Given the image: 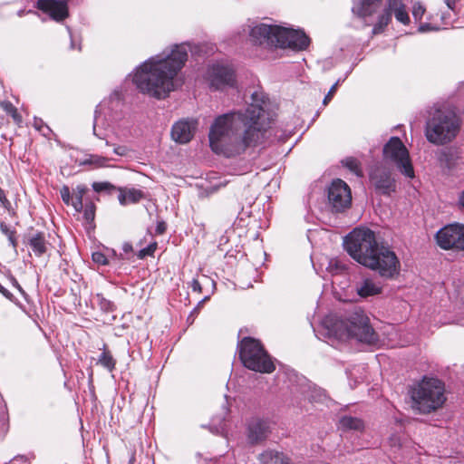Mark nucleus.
Returning <instances> with one entry per match:
<instances>
[{
  "mask_svg": "<svg viewBox=\"0 0 464 464\" xmlns=\"http://www.w3.org/2000/svg\"><path fill=\"white\" fill-rule=\"evenodd\" d=\"M269 109L265 92L255 91L244 112L237 111L218 116L208 134L212 150L231 157L257 145L270 127L273 115Z\"/></svg>",
  "mask_w": 464,
  "mask_h": 464,
  "instance_id": "1",
  "label": "nucleus"
},
{
  "mask_svg": "<svg viewBox=\"0 0 464 464\" xmlns=\"http://www.w3.org/2000/svg\"><path fill=\"white\" fill-rule=\"evenodd\" d=\"M188 51V46L182 44L163 57H151L143 63L132 79L137 89L159 100L167 97L174 90V77L185 64Z\"/></svg>",
  "mask_w": 464,
  "mask_h": 464,
  "instance_id": "2",
  "label": "nucleus"
},
{
  "mask_svg": "<svg viewBox=\"0 0 464 464\" xmlns=\"http://www.w3.org/2000/svg\"><path fill=\"white\" fill-rule=\"evenodd\" d=\"M343 246L355 261L382 277L393 278L399 275L401 263L396 254L389 246L380 244L370 228H354L345 237Z\"/></svg>",
  "mask_w": 464,
  "mask_h": 464,
  "instance_id": "3",
  "label": "nucleus"
},
{
  "mask_svg": "<svg viewBox=\"0 0 464 464\" xmlns=\"http://www.w3.org/2000/svg\"><path fill=\"white\" fill-rule=\"evenodd\" d=\"M322 326L329 338L339 341L354 338L368 344L378 342V334L370 325L369 318L361 308L349 312L344 318L329 314L324 318Z\"/></svg>",
  "mask_w": 464,
  "mask_h": 464,
  "instance_id": "4",
  "label": "nucleus"
},
{
  "mask_svg": "<svg viewBox=\"0 0 464 464\" xmlns=\"http://www.w3.org/2000/svg\"><path fill=\"white\" fill-rule=\"evenodd\" d=\"M461 121L451 111L436 110L428 118L425 137L430 143L443 146L452 142L459 133Z\"/></svg>",
  "mask_w": 464,
  "mask_h": 464,
  "instance_id": "5",
  "label": "nucleus"
},
{
  "mask_svg": "<svg viewBox=\"0 0 464 464\" xmlns=\"http://www.w3.org/2000/svg\"><path fill=\"white\" fill-rule=\"evenodd\" d=\"M444 384L436 378L424 377L411 391L412 408L420 413H430L440 408L446 401Z\"/></svg>",
  "mask_w": 464,
  "mask_h": 464,
  "instance_id": "6",
  "label": "nucleus"
},
{
  "mask_svg": "<svg viewBox=\"0 0 464 464\" xmlns=\"http://www.w3.org/2000/svg\"><path fill=\"white\" fill-rule=\"evenodd\" d=\"M238 346L239 358L245 367L265 373H270L275 371L273 362L258 340L245 337Z\"/></svg>",
  "mask_w": 464,
  "mask_h": 464,
  "instance_id": "7",
  "label": "nucleus"
},
{
  "mask_svg": "<svg viewBox=\"0 0 464 464\" xmlns=\"http://www.w3.org/2000/svg\"><path fill=\"white\" fill-rule=\"evenodd\" d=\"M382 152L384 160L394 163L401 174L410 179L414 177L409 151L400 138L392 137L384 145Z\"/></svg>",
  "mask_w": 464,
  "mask_h": 464,
  "instance_id": "8",
  "label": "nucleus"
},
{
  "mask_svg": "<svg viewBox=\"0 0 464 464\" xmlns=\"http://www.w3.org/2000/svg\"><path fill=\"white\" fill-rule=\"evenodd\" d=\"M438 246L444 250H464V225L452 223L441 227L435 235Z\"/></svg>",
  "mask_w": 464,
  "mask_h": 464,
  "instance_id": "9",
  "label": "nucleus"
},
{
  "mask_svg": "<svg viewBox=\"0 0 464 464\" xmlns=\"http://www.w3.org/2000/svg\"><path fill=\"white\" fill-rule=\"evenodd\" d=\"M329 207L333 212L341 213L351 207L352 194L349 186L342 179L333 180L327 190Z\"/></svg>",
  "mask_w": 464,
  "mask_h": 464,
  "instance_id": "10",
  "label": "nucleus"
},
{
  "mask_svg": "<svg viewBox=\"0 0 464 464\" xmlns=\"http://www.w3.org/2000/svg\"><path fill=\"white\" fill-rule=\"evenodd\" d=\"M249 38L254 44L278 47L280 26L266 23L249 24Z\"/></svg>",
  "mask_w": 464,
  "mask_h": 464,
  "instance_id": "11",
  "label": "nucleus"
},
{
  "mask_svg": "<svg viewBox=\"0 0 464 464\" xmlns=\"http://www.w3.org/2000/svg\"><path fill=\"white\" fill-rule=\"evenodd\" d=\"M205 77L209 88L213 91L233 87L236 82L233 69L219 63L210 65L207 70Z\"/></svg>",
  "mask_w": 464,
  "mask_h": 464,
  "instance_id": "12",
  "label": "nucleus"
},
{
  "mask_svg": "<svg viewBox=\"0 0 464 464\" xmlns=\"http://www.w3.org/2000/svg\"><path fill=\"white\" fill-rule=\"evenodd\" d=\"M278 47L302 51L308 47L309 37L302 31L280 26Z\"/></svg>",
  "mask_w": 464,
  "mask_h": 464,
  "instance_id": "13",
  "label": "nucleus"
},
{
  "mask_svg": "<svg viewBox=\"0 0 464 464\" xmlns=\"http://www.w3.org/2000/svg\"><path fill=\"white\" fill-rule=\"evenodd\" d=\"M35 7L58 23L69 16L68 0H37Z\"/></svg>",
  "mask_w": 464,
  "mask_h": 464,
  "instance_id": "14",
  "label": "nucleus"
},
{
  "mask_svg": "<svg viewBox=\"0 0 464 464\" xmlns=\"http://www.w3.org/2000/svg\"><path fill=\"white\" fill-rule=\"evenodd\" d=\"M370 179L375 189L386 196L395 191L396 183L391 172L383 167H376L370 173Z\"/></svg>",
  "mask_w": 464,
  "mask_h": 464,
  "instance_id": "15",
  "label": "nucleus"
},
{
  "mask_svg": "<svg viewBox=\"0 0 464 464\" xmlns=\"http://www.w3.org/2000/svg\"><path fill=\"white\" fill-rule=\"evenodd\" d=\"M436 155L440 167L448 171L454 169L462 160V153L460 150L456 147H448L440 150Z\"/></svg>",
  "mask_w": 464,
  "mask_h": 464,
  "instance_id": "16",
  "label": "nucleus"
},
{
  "mask_svg": "<svg viewBox=\"0 0 464 464\" xmlns=\"http://www.w3.org/2000/svg\"><path fill=\"white\" fill-rule=\"evenodd\" d=\"M196 127V121H179L172 126L171 137L175 141L179 143H187L193 138Z\"/></svg>",
  "mask_w": 464,
  "mask_h": 464,
  "instance_id": "17",
  "label": "nucleus"
},
{
  "mask_svg": "<svg viewBox=\"0 0 464 464\" xmlns=\"http://www.w3.org/2000/svg\"><path fill=\"white\" fill-rule=\"evenodd\" d=\"M269 434V428L265 420L255 419L248 423L247 438L251 444L265 440Z\"/></svg>",
  "mask_w": 464,
  "mask_h": 464,
  "instance_id": "18",
  "label": "nucleus"
},
{
  "mask_svg": "<svg viewBox=\"0 0 464 464\" xmlns=\"http://www.w3.org/2000/svg\"><path fill=\"white\" fill-rule=\"evenodd\" d=\"M382 285L372 278H363L355 284V291L362 298L374 296L382 293Z\"/></svg>",
  "mask_w": 464,
  "mask_h": 464,
  "instance_id": "19",
  "label": "nucleus"
},
{
  "mask_svg": "<svg viewBox=\"0 0 464 464\" xmlns=\"http://www.w3.org/2000/svg\"><path fill=\"white\" fill-rule=\"evenodd\" d=\"M260 464H291L292 459L283 451L267 449L258 455Z\"/></svg>",
  "mask_w": 464,
  "mask_h": 464,
  "instance_id": "20",
  "label": "nucleus"
},
{
  "mask_svg": "<svg viewBox=\"0 0 464 464\" xmlns=\"http://www.w3.org/2000/svg\"><path fill=\"white\" fill-rule=\"evenodd\" d=\"M381 0H358L352 7V12L358 17H367L372 15Z\"/></svg>",
  "mask_w": 464,
  "mask_h": 464,
  "instance_id": "21",
  "label": "nucleus"
},
{
  "mask_svg": "<svg viewBox=\"0 0 464 464\" xmlns=\"http://www.w3.org/2000/svg\"><path fill=\"white\" fill-rule=\"evenodd\" d=\"M27 243L34 254L38 257L44 255L48 250L49 243L46 241L43 232H37L30 235L28 237Z\"/></svg>",
  "mask_w": 464,
  "mask_h": 464,
  "instance_id": "22",
  "label": "nucleus"
},
{
  "mask_svg": "<svg viewBox=\"0 0 464 464\" xmlns=\"http://www.w3.org/2000/svg\"><path fill=\"white\" fill-rule=\"evenodd\" d=\"M120 194L118 199L121 205L135 204L145 198V194L140 189L137 188H119Z\"/></svg>",
  "mask_w": 464,
  "mask_h": 464,
  "instance_id": "23",
  "label": "nucleus"
},
{
  "mask_svg": "<svg viewBox=\"0 0 464 464\" xmlns=\"http://www.w3.org/2000/svg\"><path fill=\"white\" fill-rule=\"evenodd\" d=\"M388 8L392 14H394L396 20L403 24H409L410 16L401 0H389Z\"/></svg>",
  "mask_w": 464,
  "mask_h": 464,
  "instance_id": "24",
  "label": "nucleus"
},
{
  "mask_svg": "<svg viewBox=\"0 0 464 464\" xmlns=\"http://www.w3.org/2000/svg\"><path fill=\"white\" fill-rule=\"evenodd\" d=\"M88 191V188L85 185H78L72 191V206L76 212H82L83 209V196Z\"/></svg>",
  "mask_w": 464,
  "mask_h": 464,
  "instance_id": "25",
  "label": "nucleus"
},
{
  "mask_svg": "<svg viewBox=\"0 0 464 464\" xmlns=\"http://www.w3.org/2000/svg\"><path fill=\"white\" fill-rule=\"evenodd\" d=\"M340 427L344 430H361L363 429V422L362 420L352 417V416H344L340 420Z\"/></svg>",
  "mask_w": 464,
  "mask_h": 464,
  "instance_id": "26",
  "label": "nucleus"
},
{
  "mask_svg": "<svg viewBox=\"0 0 464 464\" xmlns=\"http://www.w3.org/2000/svg\"><path fill=\"white\" fill-rule=\"evenodd\" d=\"M302 392L304 398L310 402L323 401L325 398V394L322 389L312 387L310 385L304 387Z\"/></svg>",
  "mask_w": 464,
  "mask_h": 464,
  "instance_id": "27",
  "label": "nucleus"
},
{
  "mask_svg": "<svg viewBox=\"0 0 464 464\" xmlns=\"http://www.w3.org/2000/svg\"><path fill=\"white\" fill-rule=\"evenodd\" d=\"M110 161L109 158L97 155L91 154L88 155L81 163L82 165H90L93 169L103 168L108 166V162Z\"/></svg>",
  "mask_w": 464,
  "mask_h": 464,
  "instance_id": "28",
  "label": "nucleus"
},
{
  "mask_svg": "<svg viewBox=\"0 0 464 464\" xmlns=\"http://www.w3.org/2000/svg\"><path fill=\"white\" fill-rule=\"evenodd\" d=\"M392 20V13L388 6L384 9L383 13L379 16L378 22L372 28V34H377L382 33L384 28L389 24Z\"/></svg>",
  "mask_w": 464,
  "mask_h": 464,
  "instance_id": "29",
  "label": "nucleus"
},
{
  "mask_svg": "<svg viewBox=\"0 0 464 464\" xmlns=\"http://www.w3.org/2000/svg\"><path fill=\"white\" fill-rule=\"evenodd\" d=\"M228 412H229V409H228V407L226 406L222 409V412H221L220 416L217 419V422H216V418H213L212 423L210 425V430L213 433L222 434L225 431V425L223 422H224L226 417L227 416Z\"/></svg>",
  "mask_w": 464,
  "mask_h": 464,
  "instance_id": "30",
  "label": "nucleus"
},
{
  "mask_svg": "<svg viewBox=\"0 0 464 464\" xmlns=\"http://www.w3.org/2000/svg\"><path fill=\"white\" fill-rule=\"evenodd\" d=\"M342 163L344 167L349 169L353 173H354L358 177L362 176V172L360 167V162L354 158H346L342 160Z\"/></svg>",
  "mask_w": 464,
  "mask_h": 464,
  "instance_id": "31",
  "label": "nucleus"
},
{
  "mask_svg": "<svg viewBox=\"0 0 464 464\" xmlns=\"http://www.w3.org/2000/svg\"><path fill=\"white\" fill-rule=\"evenodd\" d=\"M327 270L332 274H341L346 270V266L337 258L329 260Z\"/></svg>",
  "mask_w": 464,
  "mask_h": 464,
  "instance_id": "32",
  "label": "nucleus"
},
{
  "mask_svg": "<svg viewBox=\"0 0 464 464\" xmlns=\"http://www.w3.org/2000/svg\"><path fill=\"white\" fill-rule=\"evenodd\" d=\"M92 186L93 190L97 193L106 192L111 194L112 191L116 189V187L108 181L93 182Z\"/></svg>",
  "mask_w": 464,
  "mask_h": 464,
  "instance_id": "33",
  "label": "nucleus"
},
{
  "mask_svg": "<svg viewBox=\"0 0 464 464\" xmlns=\"http://www.w3.org/2000/svg\"><path fill=\"white\" fill-rule=\"evenodd\" d=\"M99 363L109 371H112L115 367V360L108 352H103L99 357Z\"/></svg>",
  "mask_w": 464,
  "mask_h": 464,
  "instance_id": "34",
  "label": "nucleus"
},
{
  "mask_svg": "<svg viewBox=\"0 0 464 464\" xmlns=\"http://www.w3.org/2000/svg\"><path fill=\"white\" fill-rule=\"evenodd\" d=\"M0 106L7 114L11 115L15 121L19 122L21 121V117L18 114L16 108L12 104V102L8 101H4L1 102Z\"/></svg>",
  "mask_w": 464,
  "mask_h": 464,
  "instance_id": "35",
  "label": "nucleus"
},
{
  "mask_svg": "<svg viewBox=\"0 0 464 464\" xmlns=\"http://www.w3.org/2000/svg\"><path fill=\"white\" fill-rule=\"evenodd\" d=\"M95 205L92 202H89L84 207L83 216L87 222H92L95 218Z\"/></svg>",
  "mask_w": 464,
  "mask_h": 464,
  "instance_id": "36",
  "label": "nucleus"
},
{
  "mask_svg": "<svg viewBox=\"0 0 464 464\" xmlns=\"http://www.w3.org/2000/svg\"><path fill=\"white\" fill-rule=\"evenodd\" d=\"M60 195L64 204L72 205V195L68 186L64 185L60 189Z\"/></svg>",
  "mask_w": 464,
  "mask_h": 464,
  "instance_id": "37",
  "label": "nucleus"
},
{
  "mask_svg": "<svg viewBox=\"0 0 464 464\" xmlns=\"http://www.w3.org/2000/svg\"><path fill=\"white\" fill-rule=\"evenodd\" d=\"M97 300L101 308L104 311H112L114 309V304L110 300L103 297L102 295H97Z\"/></svg>",
  "mask_w": 464,
  "mask_h": 464,
  "instance_id": "38",
  "label": "nucleus"
},
{
  "mask_svg": "<svg viewBox=\"0 0 464 464\" xmlns=\"http://www.w3.org/2000/svg\"><path fill=\"white\" fill-rule=\"evenodd\" d=\"M425 13V8L420 3H415L412 6V15L416 21L422 18Z\"/></svg>",
  "mask_w": 464,
  "mask_h": 464,
  "instance_id": "39",
  "label": "nucleus"
},
{
  "mask_svg": "<svg viewBox=\"0 0 464 464\" xmlns=\"http://www.w3.org/2000/svg\"><path fill=\"white\" fill-rule=\"evenodd\" d=\"M156 247H157L156 243L150 244L147 247L140 249L138 254V256L140 258H144L147 256H152L156 250Z\"/></svg>",
  "mask_w": 464,
  "mask_h": 464,
  "instance_id": "40",
  "label": "nucleus"
},
{
  "mask_svg": "<svg viewBox=\"0 0 464 464\" xmlns=\"http://www.w3.org/2000/svg\"><path fill=\"white\" fill-rule=\"evenodd\" d=\"M92 261L98 265L105 266L108 264V259L106 256L102 252H94L92 253Z\"/></svg>",
  "mask_w": 464,
  "mask_h": 464,
  "instance_id": "41",
  "label": "nucleus"
},
{
  "mask_svg": "<svg viewBox=\"0 0 464 464\" xmlns=\"http://www.w3.org/2000/svg\"><path fill=\"white\" fill-rule=\"evenodd\" d=\"M340 83V80H338L331 88L330 90L328 91L327 94L325 95L324 101H323V103L324 105H326L330 101L331 99L333 98L334 94L335 93L336 90H337V86L338 84Z\"/></svg>",
  "mask_w": 464,
  "mask_h": 464,
  "instance_id": "42",
  "label": "nucleus"
},
{
  "mask_svg": "<svg viewBox=\"0 0 464 464\" xmlns=\"http://www.w3.org/2000/svg\"><path fill=\"white\" fill-rule=\"evenodd\" d=\"M99 114H100L99 111H98V110H96V111H95V115H94V123H93V134H94L97 138L103 140V139H104V136H103L102 133H99V132L97 131V124H98V121H99Z\"/></svg>",
  "mask_w": 464,
  "mask_h": 464,
  "instance_id": "43",
  "label": "nucleus"
},
{
  "mask_svg": "<svg viewBox=\"0 0 464 464\" xmlns=\"http://www.w3.org/2000/svg\"><path fill=\"white\" fill-rule=\"evenodd\" d=\"M129 151L130 150L126 146H115L113 149V152L118 156H126Z\"/></svg>",
  "mask_w": 464,
  "mask_h": 464,
  "instance_id": "44",
  "label": "nucleus"
},
{
  "mask_svg": "<svg viewBox=\"0 0 464 464\" xmlns=\"http://www.w3.org/2000/svg\"><path fill=\"white\" fill-rule=\"evenodd\" d=\"M438 29H439L438 27L431 26L428 23H423V24H420V26L418 28V31L420 32V33H427V32H430V31H436Z\"/></svg>",
  "mask_w": 464,
  "mask_h": 464,
  "instance_id": "45",
  "label": "nucleus"
},
{
  "mask_svg": "<svg viewBox=\"0 0 464 464\" xmlns=\"http://www.w3.org/2000/svg\"><path fill=\"white\" fill-rule=\"evenodd\" d=\"M0 230L6 237L12 236L13 233H15L14 230H11L9 227L4 222H0Z\"/></svg>",
  "mask_w": 464,
  "mask_h": 464,
  "instance_id": "46",
  "label": "nucleus"
},
{
  "mask_svg": "<svg viewBox=\"0 0 464 464\" xmlns=\"http://www.w3.org/2000/svg\"><path fill=\"white\" fill-rule=\"evenodd\" d=\"M0 202L2 205L8 208L10 207V201L6 198L5 191L0 188Z\"/></svg>",
  "mask_w": 464,
  "mask_h": 464,
  "instance_id": "47",
  "label": "nucleus"
},
{
  "mask_svg": "<svg viewBox=\"0 0 464 464\" xmlns=\"http://www.w3.org/2000/svg\"><path fill=\"white\" fill-rule=\"evenodd\" d=\"M190 287L192 288V290L194 292H198V293L202 292L201 284L199 283V281L198 279H193L191 281Z\"/></svg>",
  "mask_w": 464,
  "mask_h": 464,
  "instance_id": "48",
  "label": "nucleus"
},
{
  "mask_svg": "<svg viewBox=\"0 0 464 464\" xmlns=\"http://www.w3.org/2000/svg\"><path fill=\"white\" fill-rule=\"evenodd\" d=\"M167 225L164 221H159L156 226V233L159 235L163 234L166 231Z\"/></svg>",
  "mask_w": 464,
  "mask_h": 464,
  "instance_id": "49",
  "label": "nucleus"
},
{
  "mask_svg": "<svg viewBox=\"0 0 464 464\" xmlns=\"http://www.w3.org/2000/svg\"><path fill=\"white\" fill-rule=\"evenodd\" d=\"M0 293L6 298L12 300L13 295L1 285H0Z\"/></svg>",
  "mask_w": 464,
  "mask_h": 464,
  "instance_id": "50",
  "label": "nucleus"
},
{
  "mask_svg": "<svg viewBox=\"0 0 464 464\" xmlns=\"http://www.w3.org/2000/svg\"><path fill=\"white\" fill-rule=\"evenodd\" d=\"M14 235H15V233H13V234H12V236H9V237H8V240H9V242H10L11 246H12L14 249H16V246H17V241H16V238H15V236H14Z\"/></svg>",
  "mask_w": 464,
  "mask_h": 464,
  "instance_id": "51",
  "label": "nucleus"
},
{
  "mask_svg": "<svg viewBox=\"0 0 464 464\" xmlns=\"http://www.w3.org/2000/svg\"><path fill=\"white\" fill-rule=\"evenodd\" d=\"M122 250H123V251H124V253H126V254H128V253L131 252V251H132V246H131V244H130V243H128V242L124 243V244L122 245Z\"/></svg>",
  "mask_w": 464,
  "mask_h": 464,
  "instance_id": "52",
  "label": "nucleus"
},
{
  "mask_svg": "<svg viewBox=\"0 0 464 464\" xmlns=\"http://www.w3.org/2000/svg\"><path fill=\"white\" fill-rule=\"evenodd\" d=\"M457 1L458 0H444V3L450 10H454Z\"/></svg>",
  "mask_w": 464,
  "mask_h": 464,
  "instance_id": "53",
  "label": "nucleus"
},
{
  "mask_svg": "<svg viewBox=\"0 0 464 464\" xmlns=\"http://www.w3.org/2000/svg\"><path fill=\"white\" fill-rule=\"evenodd\" d=\"M458 203L462 208H464V189L459 196Z\"/></svg>",
  "mask_w": 464,
  "mask_h": 464,
  "instance_id": "54",
  "label": "nucleus"
},
{
  "mask_svg": "<svg viewBox=\"0 0 464 464\" xmlns=\"http://www.w3.org/2000/svg\"><path fill=\"white\" fill-rule=\"evenodd\" d=\"M12 282H13V285L20 291V292H24L22 287L20 286V285L18 284V282L16 281L15 278H12Z\"/></svg>",
  "mask_w": 464,
  "mask_h": 464,
  "instance_id": "55",
  "label": "nucleus"
},
{
  "mask_svg": "<svg viewBox=\"0 0 464 464\" xmlns=\"http://www.w3.org/2000/svg\"><path fill=\"white\" fill-rule=\"evenodd\" d=\"M135 461H136L135 452H132L131 455H130V460H129L128 464H134Z\"/></svg>",
  "mask_w": 464,
  "mask_h": 464,
  "instance_id": "56",
  "label": "nucleus"
},
{
  "mask_svg": "<svg viewBox=\"0 0 464 464\" xmlns=\"http://www.w3.org/2000/svg\"><path fill=\"white\" fill-rule=\"evenodd\" d=\"M68 31H69V33H70V36H71V48H72V49H74V48H75V44H74V41H73V39H72V33H71V30H70V28H69V27H68Z\"/></svg>",
  "mask_w": 464,
  "mask_h": 464,
  "instance_id": "57",
  "label": "nucleus"
},
{
  "mask_svg": "<svg viewBox=\"0 0 464 464\" xmlns=\"http://www.w3.org/2000/svg\"><path fill=\"white\" fill-rule=\"evenodd\" d=\"M34 126L36 129H38L39 130H41V126L40 125H37V122L35 121L34 122Z\"/></svg>",
  "mask_w": 464,
  "mask_h": 464,
  "instance_id": "58",
  "label": "nucleus"
},
{
  "mask_svg": "<svg viewBox=\"0 0 464 464\" xmlns=\"http://www.w3.org/2000/svg\"><path fill=\"white\" fill-rule=\"evenodd\" d=\"M107 146H110V142L108 140H106V143H105Z\"/></svg>",
  "mask_w": 464,
  "mask_h": 464,
  "instance_id": "59",
  "label": "nucleus"
},
{
  "mask_svg": "<svg viewBox=\"0 0 464 464\" xmlns=\"http://www.w3.org/2000/svg\"><path fill=\"white\" fill-rule=\"evenodd\" d=\"M291 464H294L293 461L291 462Z\"/></svg>",
  "mask_w": 464,
  "mask_h": 464,
  "instance_id": "60",
  "label": "nucleus"
}]
</instances>
